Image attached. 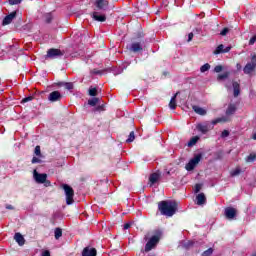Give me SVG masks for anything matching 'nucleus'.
I'll return each instance as SVG.
<instances>
[{
  "mask_svg": "<svg viewBox=\"0 0 256 256\" xmlns=\"http://www.w3.org/2000/svg\"><path fill=\"white\" fill-rule=\"evenodd\" d=\"M221 137H222L223 139H225V137H229V130H224V131H222Z\"/></svg>",
  "mask_w": 256,
  "mask_h": 256,
  "instance_id": "obj_43",
  "label": "nucleus"
},
{
  "mask_svg": "<svg viewBox=\"0 0 256 256\" xmlns=\"http://www.w3.org/2000/svg\"><path fill=\"white\" fill-rule=\"evenodd\" d=\"M177 95H179V92H177L170 100L169 108L172 110L177 109Z\"/></svg>",
  "mask_w": 256,
  "mask_h": 256,
  "instance_id": "obj_23",
  "label": "nucleus"
},
{
  "mask_svg": "<svg viewBox=\"0 0 256 256\" xmlns=\"http://www.w3.org/2000/svg\"><path fill=\"white\" fill-rule=\"evenodd\" d=\"M6 209L13 210V206L12 205H6Z\"/></svg>",
  "mask_w": 256,
  "mask_h": 256,
  "instance_id": "obj_50",
  "label": "nucleus"
},
{
  "mask_svg": "<svg viewBox=\"0 0 256 256\" xmlns=\"http://www.w3.org/2000/svg\"><path fill=\"white\" fill-rule=\"evenodd\" d=\"M96 73H100V72L98 71V72H96Z\"/></svg>",
  "mask_w": 256,
  "mask_h": 256,
  "instance_id": "obj_54",
  "label": "nucleus"
},
{
  "mask_svg": "<svg viewBox=\"0 0 256 256\" xmlns=\"http://www.w3.org/2000/svg\"><path fill=\"white\" fill-rule=\"evenodd\" d=\"M92 18L94 19V21H98L100 23L107 21V16L99 12H93Z\"/></svg>",
  "mask_w": 256,
  "mask_h": 256,
  "instance_id": "obj_14",
  "label": "nucleus"
},
{
  "mask_svg": "<svg viewBox=\"0 0 256 256\" xmlns=\"http://www.w3.org/2000/svg\"><path fill=\"white\" fill-rule=\"evenodd\" d=\"M252 139H254V141H256V133L253 134Z\"/></svg>",
  "mask_w": 256,
  "mask_h": 256,
  "instance_id": "obj_52",
  "label": "nucleus"
},
{
  "mask_svg": "<svg viewBox=\"0 0 256 256\" xmlns=\"http://www.w3.org/2000/svg\"><path fill=\"white\" fill-rule=\"evenodd\" d=\"M255 67H256V55L253 54L251 62H248L245 65L243 72L245 73V75H249L250 73H253V71H255Z\"/></svg>",
  "mask_w": 256,
  "mask_h": 256,
  "instance_id": "obj_6",
  "label": "nucleus"
},
{
  "mask_svg": "<svg viewBox=\"0 0 256 256\" xmlns=\"http://www.w3.org/2000/svg\"><path fill=\"white\" fill-rule=\"evenodd\" d=\"M231 51V46H227L220 44L214 51V55H221V53H229Z\"/></svg>",
  "mask_w": 256,
  "mask_h": 256,
  "instance_id": "obj_11",
  "label": "nucleus"
},
{
  "mask_svg": "<svg viewBox=\"0 0 256 256\" xmlns=\"http://www.w3.org/2000/svg\"><path fill=\"white\" fill-rule=\"evenodd\" d=\"M95 5L98 9L105 11L109 7V1L107 0H96Z\"/></svg>",
  "mask_w": 256,
  "mask_h": 256,
  "instance_id": "obj_13",
  "label": "nucleus"
},
{
  "mask_svg": "<svg viewBox=\"0 0 256 256\" xmlns=\"http://www.w3.org/2000/svg\"><path fill=\"white\" fill-rule=\"evenodd\" d=\"M223 71V67L221 65H217L214 68V73H221Z\"/></svg>",
  "mask_w": 256,
  "mask_h": 256,
  "instance_id": "obj_39",
  "label": "nucleus"
},
{
  "mask_svg": "<svg viewBox=\"0 0 256 256\" xmlns=\"http://www.w3.org/2000/svg\"><path fill=\"white\" fill-rule=\"evenodd\" d=\"M237 111V105L235 104H229L228 108L226 109V116L216 118L212 120V125H217V123H227L230 121L229 117L231 115H235V112Z\"/></svg>",
  "mask_w": 256,
  "mask_h": 256,
  "instance_id": "obj_2",
  "label": "nucleus"
},
{
  "mask_svg": "<svg viewBox=\"0 0 256 256\" xmlns=\"http://www.w3.org/2000/svg\"><path fill=\"white\" fill-rule=\"evenodd\" d=\"M196 243L197 242L193 240L182 241V247L183 249H191L192 247H195Z\"/></svg>",
  "mask_w": 256,
  "mask_h": 256,
  "instance_id": "obj_20",
  "label": "nucleus"
},
{
  "mask_svg": "<svg viewBox=\"0 0 256 256\" xmlns=\"http://www.w3.org/2000/svg\"><path fill=\"white\" fill-rule=\"evenodd\" d=\"M62 188L64 189L65 195H66V203L68 205H73L74 200L73 197L75 195V192L73 191V188L67 184H63Z\"/></svg>",
  "mask_w": 256,
  "mask_h": 256,
  "instance_id": "obj_3",
  "label": "nucleus"
},
{
  "mask_svg": "<svg viewBox=\"0 0 256 256\" xmlns=\"http://www.w3.org/2000/svg\"><path fill=\"white\" fill-rule=\"evenodd\" d=\"M159 241H161V235L157 234L152 236L145 245V251L149 252L151 249H155Z\"/></svg>",
  "mask_w": 256,
  "mask_h": 256,
  "instance_id": "obj_4",
  "label": "nucleus"
},
{
  "mask_svg": "<svg viewBox=\"0 0 256 256\" xmlns=\"http://www.w3.org/2000/svg\"><path fill=\"white\" fill-rule=\"evenodd\" d=\"M192 109L197 113V115H201V116L207 115V110H205L204 108L194 105L192 106Z\"/></svg>",
  "mask_w": 256,
  "mask_h": 256,
  "instance_id": "obj_22",
  "label": "nucleus"
},
{
  "mask_svg": "<svg viewBox=\"0 0 256 256\" xmlns=\"http://www.w3.org/2000/svg\"><path fill=\"white\" fill-rule=\"evenodd\" d=\"M230 75H231V72H229V71H226V72H224L222 74H219L217 76V81H225V79H229Z\"/></svg>",
  "mask_w": 256,
  "mask_h": 256,
  "instance_id": "obj_24",
  "label": "nucleus"
},
{
  "mask_svg": "<svg viewBox=\"0 0 256 256\" xmlns=\"http://www.w3.org/2000/svg\"><path fill=\"white\" fill-rule=\"evenodd\" d=\"M32 163L35 164V163H41V159L37 158V157H33L32 158Z\"/></svg>",
  "mask_w": 256,
  "mask_h": 256,
  "instance_id": "obj_45",
  "label": "nucleus"
},
{
  "mask_svg": "<svg viewBox=\"0 0 256 256\" xmlns=\"http://www.w3.org/2000/svg\"><path fill=\"white\" fill-rule=\"evenodd\" d=\"M193 37H194L193 32H191V33L188 34V43L191 42V41H193Z\"/></svg>",
  "mask_w": 256,
  "mask_h": 256,
  "instance_id": "obj_46",
  "label": "nucleus"
},
{
  "mask_svg": "<svg viewBox=\"0 0 256 256\" xmlns=\"http://www.w3.org/2000/svg\"><path fill=\"white\" fill-rule=\"evenodd\" d=\"M21 1H23V0H9V4L10 5H19V3H21Z\"/></svg>",
  "mask_w": 256,
  "mask_h": 256,
  "instance_id": "obj_41",
  "label": "nucleus"
},
{
  "mask_svg": "<svg viewBox=\"0 0 256 256\" xmlns=\"http://www.w3.org/2000/svg\"><path fill=\"white\" fill-rule=\"evenodd\" d=\"M256 42V35H254L250 40H249V45H255Z\"/></svg>",
  "mask_w": 256,
  "mask_h": 256,
  "instance_id": "obj_44",
  "label": "nucleus"
},
{
  "mask_svg": "<svg viewBox=\"0 0 256 256\" xmlns=\"http://www.w3.org/2000/svg\"><path fill=\"white\" fill-rule=\"evenodd\" d=\"M35 155H37V157H41V147L40 146H36L35 150H34Z\"/></svg>",
  "mask_w": 256,
  "mask_h": 256,
  "instance_id": "obj_36",
  "label": "nucleus"
},
{
  "mask_svg": "<svg viewBox=\"0 0 256 256\" xmlns=\"http://www.w3.org/2000/svg\"><path fill=\"white\" fill-rule=\"evenodd\" d=\"M65 89H67L68 91H71V89H73V83L71 82H66L64 85Z\"/></svg>",
  "mask_w": 256,
  "mask_h": 256,
  "instance_id": "obj_37",
  "label": "nucleus"
},
{
  "mask_svg": "<svg viewBox=\"0 0 256 256\" xmlns=\"http://www.w3.org/2000/svg\"><path fill=\"white\" fill-rule=\"evenodd\" d=\"M14 239H15L16 243H18V245H20V247H23V245H25V238L23 237V235H21V233H16L14 235Z\"/></svg>",
  "mask_w": 256,
  "mask_h": 256,
  "instance_id": "obj_19",
  "label": "nucleus"
},
{
  "mask_svg": "<svg viewBox=\"0 0 256 256\" xmlns=\"http://www.w3.org/2000/svg\"><path fill=\"white\" fill-rule=\"evenodd\" d=\"M97 103H99V98H95V97L88 101V105H90L91 107H95Z\"/></svg>",
  "mask_w": 256,
  "mask_h": 256,
  "instance_id": "obj_29",
  "label": "nucleus"
},
{
  "mask_svg": "<svg viewBox=\"0 0 256 256\" xmlns=\"http://www.w3.org/2000/svg\"><path fill=\"white\" fill-rule=\"evenodd\" d=\"M129 50L133 53H139V51H143V45L141 42H134L129 46Z\"/></svg>",
  "mask_w": 256,
  "mask_h": 256,
  "instance_id": "obj_12",
  "label": "nucleus"
},
{
  "mask_svg": "<svg viewBox=\"0 0 256 256\" xmlns=\"http://www.w3.org/2000/svg\"><path fill=\"white\" fill-rule=\"evenodd\" d=\"M149 181L152 185H155V183H157V181H159V174L158 173L151 174L149 177Z\"/></svg>",
  "mask_w": 256,
  "mask_h": 256,
  "instance_id": "obj_25",
  "label": "nucleus"
},
{
  "mask_svg": "<svg viewBox=\"0 0 256 256\" xmlns=\"http://www.w3.org/2000/svg\"><path fill=\"white\" fill-rule=\"evenodd\" d=\"M202 187H203V184H196L195 189H194V193H199V191H201Z\"/></svg>",
  "mask_w": 256,
  "mask_h": 256,
  "instance_id": "obj_40",
  "label": "nucleus"
},
{
  "mask_svg": "<svg viewBox=\"0 0 256 256\" xmlns=\"http://www.w3.org/2000/svg\"><path fill=\"white\" fill-rule=\"evenodd\" d=\"M61 99H63V95H61L60 91H53L48 96V101H50L51 103L61 101Z\"/></svg>",
  "mask_w": 256,
  "mask_h": 256,
  "instance_id": "obj_10",
  "label": "nucleus"
},
{
  "mask_svg": "<svg viewBox=\"0 0 256 256\" xmlns=\"http://www.w3.org/2000/svg\"><path fill=\"white\" fill-rule=\"evenodd\" d=\"M89 95L91 97H96V95H97V88H90L89 89Z\"/></svg>",
  "mask_w": 256,
  "mask_h": 256,
  "instance_id": "obj_34",
  "label": "nucleus"
},
{
  "mask_svg": "<svg viewBox=\"0 0 256 256\" xmlns=\"http://www.w3.org/2000/svg\"><path fill=\"white\" fill-rule=\"evenodd\" d=\"M197 141H199V136L192 137L188 142V147H193V145L197 144Z\"/></svg>",
  "mask_w": 256,
  "mask_h": 256,
  "instance_id": "obj_26",
  "label": "nucleus"
},
{
  "mask_svg": "<svg viewBox=\"0 0 256 256\" xmlns=\"http://www.w3.org/2000/svg\"><path fill=\"white\" fill-rule=\"evenodd\" d=\"M33 179L39 185H43L45 181H47V174L46 173H39L37 170L33 171Z\"/></svg>",
  "mask_w": 256,
  "mask_h": 256,
  "instance_id": "obj_8",
  "label": "nucleus"
},
{
  "mask_svg": "<svg viewBox=\"0 0 256 256\" xmlns=\"http://www.w3.org/2000/svg\"><path fill=\"white\" fill-rule=\"evenodd\" d=\"M232 87L234 91V97H239V94L241 93V87L239 85V82H233Z\"/></svg>",
  "mask_w": 256,
  "mask_h": 256,
  "instance_id": "obj_21",
  "label": "nucleus"
},
{
  "mask_svg": "<svg viewBox=\"0 0 256 256\" xmlns=\"http://www.w3.org/2000/svg\"><path fill=\"white\" fill-rule=\"evenodd\" d=\"M130 228H131V223L124 224V229H130Z\"/></svg>",
  "mask_w": 256,
  "mask_h": 256,
  "instance_id": "obj_49",
  "label": "nucleus"
},
{
  "mask_svg": "<svg viewBox=\"0 0 256 256\" xmlns=\"http://www.w3.org/2000/svg\"><path fill=\"white\" fill-rule=\"evenodd\" d=\"M54 233H55V239H59L63 235V230H61V228H56Z\"/></svg>",
  "mask_w": 256,
  "mask_h": 256,
  "instance_id": "obj_28",
  "label": "nucleus"
},
{
  "mask_svg": "<svg viewBox=\"0 0 256 256\" xmlns=\"http://www.w3.org/2000/svg\"><path fill=\"white\" fill-rule=\"evenodd\" d=\"M201 154L196 155L193 157L185 166L186 171H193L197 165L201 162Z\"/></svg>",
  "mask_w": 256,
  "mask_h": 256,
  "instance_id": "obj_5",
  "label": "nucleus"
},
{
  "mask_svg": "<svg viewBox=\"0 0 256 256\" xmlns=\"http://www.w3.org/2000/svg\"><path fill=\"white\" fill-rule=\"evenodd\" d=\"M102 107L101 106H98L97 108H96V111H99V109H101Z\"/></svg>",
  "mask_w": 256,
  "mask_h": 256,
  "instance_id": "obj_53",
  "label": "nucleus"
},
{
  "mask_svg": "<svg viewBox=\"0 0 256 256\" xmlns=\"http://www.w3.org/2000/svg\"><path fill=\"white\" fill-rule=\"evenodd\" d=\"M161 215L165 217H173L177 213V203L173 201H161L158 204Z\"/></svg>",
  "mask_w": 256,
  "mask_h": 256,
  "instance_id": "obj_1",
  "label": "nucleus"
},
{
  "mask_svg": "<svg viewBox=\"0 0 256 256\" xmlns=\"http://www.w3.org/2000/svg\"><path fill=\"white\" fill-rule=\"evenodd\" d=\"M253 256H256V254H254Z\"/></svg>",
  "mask_w": 256,
  "mask_h": 256,
  "instance_id": "obj_55",
  "label": "nucleus"
},
{
  "mask_svg": "<svg viewBox=\"0 0 256 256\" xmlns=\"http://www.w3.org/2000/svg\"><path fill=\"white\" fill-rule=\"evenodd\" d=\"M211 69V65L209 63H206L200 67L201 73H206V71H209Z\"/></svg>",
  "mask_w": 256,
  "mask_h": 256,
  "instance_id": "obj_27",
  "label": "nucleus"
},
{
  "mask_svg": "<svg viewBox=\"0 0 256 256\" xmlns=\"http://www.w3.org/2000/svg\"><path fill=\"white\" fill-rule=\"evenodd\" d=\"M44 185H45V187H51V181L46 179L44 182Z\"/></svg>",
  "mask_w": 256,
  "mask_h": 256,
  "instance_id": "obj_47",
  "label": "nucleus"
},
{
  "mask_svg": "<svg viewBox=\"0 0 256 256\" xmlns=\"http://www.w3.org/2000/svg\"><path fill=\"white\" fill-rule=\"evenodd\" d=\"M42 256H51V252L45 250L44 252H42Z\"/></svg>",
  "mask_w": 256,
  "mask_h": 256,
  "instance_id": "obj_48",
  "label": "nucleus"
},
{
  "mask_svg": "<svg viewBox=\"0 0 256 256\" xmlns=\"http://www.w3.org/2000/svg\"><path fill=\"white\" fill-rule=\"evenodd\" d=\"M212 255H213V248H209L202 253V256H212Z\"/></svg>",
  "mask_w": 256,
  "mask_h": 256,
  "instance_id": "obj_33",
  "label": "nucleus"
},
{
  "mask_svg": "<svg viewBox=\"0 0 256 256\" xmlns=\"http://www.w3.org/2000/svg\"><path fill=\"white\" fill-rule=\"evenodd\" d=\"M225 87H226L227 89H231V85H229V84H226Z\"/></svg>",
  "mask_w": 256,
  "mask_h": 256,
  "instance_id": "obj_51",
  "label": "nucleus"
},
{
  "mask_svg": "<svg viewBox=\"0 0 256 256\" xmlns=\"http://www.w3.org/2000/svg\"><path fill=\"white\" fill-rule=\"evenodd\" d=\"M256 155L255 154H250L246 157V163H253L255 161Z\"/></svg>",
  "mask_w": 256,
  "mask_h": 256,
  "instance_id": "obj_31",
  "label": "nucleus"
},
{
  "mask_svg": "<svg viewBox=\"0 0 256 256\" xmlns=\"http://www.w3.org/2000/svg\"><path fill=\"white\" fill-rule=\"evenodd\" d=\"M44 19H45L46 23H51V21L53 19V14H51V13L45 14Z\"/></svg>",
  "mask_w": 256,
  "mask_h": 256,
  "instance_id": "obj_32",
  "label": "nucleus"
},
{
  "mask_svg": "<svg viewBox=\"0 0 256 256\" xmlns=\"http://www.w3.org/2000/svg\"><path fill=\"white\" fill-rule=\"evenodd\" d=\"M29 101H33V96L23 98L21 103H29Z\"/></svg>",
  "mask_w": 256,
  "mask_h": 256,
  "instance_id": "obj_38",
  "label": "nucleus"
},
{
  "mask_svg": "<svg viewBox=\"0 0 256 256\" xmlns=\"http://www.w3.org/2000/svg\"><path fill=\"white\" fill-rule=\"evenodd\" d=\"M213 122L209 123V122H203V123H199L196 126V129H198L200 131V133H203V135H205V133H209V131H211V129H213Z\"/></svg>",
  "mask_w": 256,
  "mask_h": 256,
  "instance_id": "obj_7",
  "label": "nucleus"
},
{
  "mask_svg": "<svg viewBox=\"0 0 256 256\" xmlns=\"http://www.w3.org/2000/svg\"><path fill=\"white\" fill-rule=\"evenodd\" d=\"M235 215H237L235 208L228 207L225 209V217L227 219H235Z\"/></svg>",
  "mask_w": 256,
  "mask_h": 256,
  "instance_id": "obj_15",
  "label": "nucleus"
},
{
  "mask_svg": "<svg viewBox=\"0 0 256 256\" xmlns=\"http://www.w3.org/2000/svg\"><path fill=\"white\" fill-rule=\"evenodd\" d=\"M229 33V28H224L221 32L220 35H222V37H225V35H227Z\"/></svg>",
  "mask_w": 256,
  "mask_h": 256,
  "instance_id": "obj_42",
  "label": "nucleus"
},
{
  "mask_svg": "<svg viewBox=\"0 0 256 256\" xmlns=\"http://www.w3.org/2000/svg\"><path fill=\"white\" fill-rule=\"evenodd\" d=\"M16 17H17V12H12L4 18L2 24L9 25L13 21V19H15Z\"/></svg>",
  "mask_w": 256,
  "mask_h": 256,
  "instance_id": "obj_17",
  "label": "nucleus"
},
{
  "mask_svg": "<svg viewBox=\"0 0 256 256\" xmlns=\"http://www.w3.org/2000/svg\"><path fill=\"white\" fill-rule=\"evenodd\" d=\"M241 174V169L236 168L234 171L231 172V177H237V175Z\"/></svg>",
  "mask_w": 256,
  "mask_h": 256,
  "instance_id": "obj_35",
  "label": "nucleus"
},
{
  "mask_svg": "<svg viewBox=\"0 0 256 256\" xmlns=\"http://www.w3.org/2000/svg\"><path fill=\"white\" fill-rule=\"evenodd\" d=\"M197 205H205L207 203V197H205L204 193H200L196 196Z\"/></svg>",
  "mask_w": 256,
  "mask_h": 256,
  "instance_id": "obj_18",
  "label": "nucleus"
},
{
  "mask_svg": "<svg viewBox=\"0 0 256 256\" xmlns=\"http://www.w3.org/2000/svg\"><path fill=\"white\" fill-rule=\"evenodd\" d=\"M82 256H97V250L95 248L86 247L82 252Z\"/></svg>",
  "mask_w": 256,
  "mask_h": 256,
  "instance_id": "obj_16",
  "label": "nucleus"
},
{
  "mask_svg": "<svg viewBox=\"0 0 256 256\" xmlns=\"http://www.w3.org/2000/svg\"><path fill=\"white\" fill-rule=\"evenodd\" d=\"M135 141V132H130L128 139L126 140V143H133Z\"/></svg>",
  "mask_w": 256,
  "mask_h": 256,
  "instance_id": "obj_30",
  "label": "nucleus"
},
{
  "mask_svg": "<svg viewBox=\"0 0 256 256\" xmlns=\"http://www.w3.org/2000/svg\"><path fill=\"white\" fill-rule=\"evenodd\" d=\"M46 57L48 59H59V57H63V52L59 49L51 48L47 51Z\"/></svg>",
  "mask_w": 256,
  "mask_h": 256,
  "instance_id": "obj_9",
  "label": "nucleus"
}]
</instances>
